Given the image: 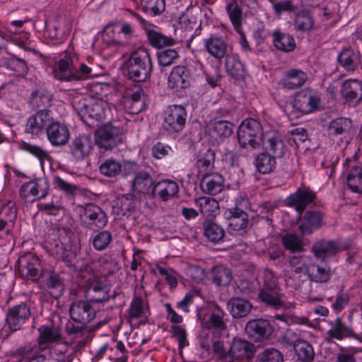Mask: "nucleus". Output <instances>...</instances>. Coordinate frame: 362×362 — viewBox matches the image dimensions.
<instances>
[{
  "instance_id": "052dcab7",
  "label": "nucleus",
  "mask_w": 362,
  "mask_h": 362,
  "mask_svg": "<svg viewBox=\"0 0 362 362\" xmlns=\"http://www.w3.org/2000/svg\"><path fill=\"white\" fill-rule=\"evenodd\" d=\"M259 362H284L283 354L276 349L268 348L258 354Z\"/></svg>"
},
{
  "instance_id": "0e129e2a",
  "label": "nucleus",
  "mask_w": 362,
  "mask_h": 362,
  "mask_svg": "<svg viewBox=\"0 0 362 362\" xmlns=\"http://www.w3.org/2000/svg\"><path fill=\"white\" fill-rule=\"evenodd\" d=\"M216 153L212 149L208 148L197 160V166L199 171H206L214 166Z\"/></svg>"
},
{
  "instance_id": "f704fd0d",
  "label": "nucleus",
  "mask_w": 362,
  "mask_h": 362,
  "mask_svg": "<svg viewBox=\"0 0 362 362\" xmlns=\"http://www.w3.org/2000/svg\"><path fill=\"white\" fill-rule=\"evenodd\" d=\"M217 309L221 311L222 315L214 313H211L206 321L202 322L204 328L213 330L212 334L215 337L223 334L227 329V324L223 320L224 313L219 307Z\"/></svg>"
},
{
  "instance_id": "2f4dec72",
  "label": "nucleus",
  "mask_w": 362,
  "mask_h": 362,
  "mask_svg": "<svg viewBox=\"0 0 362 362\" xmlns=\"http://www.w3.org/2000/svg\"><path fill=\"white\" fill-rule=\"evenodd\" d=\"M74 71L72 59L65 56L61 59L53 69L54 77L62 81H73Z\"/></svg>"
},
{
  "instance_id": "39448f33",
  "label": "nucleus",
  "mask_w": 362,
  "mask_h": 362,
  "mask_svg": "<svg viewBox=\"0 0 362 362\" xmlns=\"http://www.w3.org/2000/svg\"><path fill=\"white\" fill-rule=\"evenodd\" d=\"M95 142L100 149L110 151L122 142V129L106 124L95 132Z\"/></svg>"
},
{
  "instance_id": "a18cd8bd",
  "label": "nucleus",
  "mask_w": 362,
  "mask_h": 362,
  "mask_svg": "<svg viewBox=\"0 0 362 362\" xmlns=\"http://www.w3.org/2000/svg\"><path fill=\"white\" fill-rule=\"evenodd\" d=\"M273 37L274 45L276 49L284 52H289L295 49L296 42L291 35L280 31H274Z\"/></svg>"
},
{
  "instance_id": "2eb2a0df",
  "label": "nucleus",
  "mask_w": 362,
  "mask_h": 362,
  "mask_svg": "<svg viewBox=\"0 0 362 362\" xmlns=\"http://www.w3.org/2000/svg\"><path fill=\"white\" fill-rule=\"evenodd\" d=\"M30 315L29 306L25 303H21L8 310L6 322L10 329L16 332L21 329Z\"/></svg>"
},
{
  "instance_id": "bb28decb",
  "label": "nucleus",
  "mask_w": 362,
  "mask_h": 362,
  "mask_svg": "<svg viewBox=\"0 0 362 362\" xmlns=\"http://www.w3.org/2000/svg\"><path fill=\"white\" fill-rule=\"evenodd\" d=\"M83 117L95 121H101L106 118L110 111L108 103L103 100H98L90 104H83Z\"/></svg>"
},
{
  "instance_id": "6e6552de",
  "label": "nucleus",
  "mask_w": 362,
  "mask_h": 362,
  "mask_svg": "<svg viewBox=\"0 0 362 362\" xmlns=\"http://www.w3.org/2000/svg\"><path fill=\"white\" fill-rule=\"evenodd\" d=\"M274 330L271 322L263 318L250 320L245 327V333L247 337L259 342L270 339Z\"/></svg>"
},
{
  "instance_id": "3c124183",
  "label": "nucleus",
  "mask_w": 362,
  "mask_h": 362,
  "mask_svg": "<svg viewBox=\"0 0 362 362\" xmlns=\"http://www.w3.org/2000/svg\"><path fill=\"white\" fill-rule=\"evenodd\" d=\"M347 185L349 189L357 193H362V168L359 166H354L348 173Z\"/></svg>"
},
{
  "instance_id": "13d9d810",
  "label": "nucleus",
  "mask_w": 362,
  "mask_h": 362,
  "mask_svg": "<svg viewBox=\"0 0 362 362\" xmlns=\"http://www.w3.org/2000/svg\"><path fill=\"white\" fill-rule=\"evenodd\" d=\"M179 58L175 49H163L157 52L158 62L160 66H168Z\"/></svg>"
},
{
  "instance_id": "f8f14e48",
  "label": "nucleus",
  "mask_w": 362,
  "mask_h": 362,
  "mask_svg": "<svg viewBox=\"0 0 362 362\" xmlns=\"http://www.w3.org/2000/svg\"><path fill=\"white\" fill-rule=\"evenodd\" d=\"M19 272L22 276L35 280L40 276L41 264L37 256L31 252L21 255L18 259Z\"/></svg>"
},
{
  "instance_id": "9d476101",
  "label": "nucleus",
  "mask_w": 362,
  "mask_h": 362,
  "mask_svg": "<svg viewBox=\"0 0 362 362\" xmlns=\"http://www.w3.org/2000/svg\"><path fill=\"white\" fill-rule=\"evenodd\" d=\"M320 103V98L317 91L313 89L305 88L296 94L293 106L303 113L308 114L316 110Z\"/></svg>"
},
{
  "instance_id": "c756f323",
  "label": "nucleus",
  "mask_w": 362,
  "mask_h": 362,
  "mask_svg": "<svg viewBox=\"0 0 362 362\" xmlns=\"http://www.w3.org/2000/svg\"><path fill=\"white\" fill-rule=\"evenodd\" d=\"M62 259L68 267L84 273V275L89 272L91 268L88 267V262H85L84 254L77 253L76 250H63ZM82 276L83 274H81Z\"/></svg>"
},
{
  "instance_id": "680f3d73",
  "label": "nucleus",
  "mask_w": 362,
  "mask_h": 362,
  "mask_svg": "<svg viewBox=\"0 0 362 362\" xmlns=\"http://www.w3.org/2000/svg\"><path fill=\"white\" fill-rule=\"evenodd\" d=\"M119 32L113 25H106L102 32V39L107 45H122Z\"/></svg>"
},
{
  "instance_id": "4c0bfd02",
  "label": "nucleus",
  "mask_w": 362,
  "mask_h": 362,
  "mask_svg": "<svg viewBox=\"0 0 362 362\" xmlns=\"http://www.w3.org/2000/svg\"><path fill=\"white\" fill-rule=\"evenodd\" d=\"M308 79L307 74L300 69H291L285 73L281 80L284 88L289 90L303 86Z\"/></svg>"
},
{
  "instance_id": "c85d7f7f",
  "label": "nucleus",
  "mask_w": 362,
  "mask_h": 362,
  "mask_svg": "<svg viewBox=\"0 0 362 362\" xmlns=\"http://www.w3.org/2000/svg\"><path fill=\"white\" fill-rule=\"evenodd\" d=\"M179 192V187L176 182L171 180H163L157 182H154L151 196H158L165 202L171 197H174Z\"/></svg>"
},
{
  "instance_id": "5701e85b",
  "label": "nucleus",
  "mask_w": 362,
  "mask_h": 362,
  "mask_svg": "<svg viewBox=\"0 0 362 362\" xmlns=\"http://www.w3.org/2000/svg\"><path fill=\"white\" fill-rule=\"evenodd\" d=\"M49 184L47 178H38L35 181L24 183L20 189V194L23 198L29 196L43 199L48 194Z\"/></svg>"
},
{
  "instance_id": "79ce46f5",
  "label": "nucleus",
  "mask_w": 362,
  "mask_h": 362,
  "mask_svg": "<svg viewBox=\"0 0 362 362\" xmlns=\"http://www.w3.org/2000/svg\"><path fill=\"white\" fill-rule=\"evenodd\" d=\"M211 279L218 286H227L233 279L230 269L223 265H216L211 269Z\"/></svg>"
},
{
  "instance_id": "49530a36",
  "label": "nucleus",
  "mask_w": 362,
  "mask_h": 362,
  "mask_svg": "<svg viewBox=\"0 0 362 362\" xmlns=\"http://www.w3.org/2000/svg\"><path fill=\"white\" fill-rule=\"evenodd\" d=\"M277 157L269 154V153L263 152L259 153L255 160V166L257 170L262 174L270 173L276 168Z\"/></svg>"
},
{
  "instance_id": "de8ad7c7",
  "label": "nucleus",
  "mask_w": 362,
  "mask_h": 362,
  "mask_svg": "<svg viewBox=\"0 0 362 362\" xmlns=\"http://www.w3.org/2000/svg\"><path fill=\"white\" fill-rule=\"evenodd\" d=\"M65 330L66 334L71 337L72 340L81 339L78 343H81L84 340L88 339L90 334V330L86 326V325H75L71 322H68L66 325Z\"/></svg>"
},
{
  "instance_id": "20e7f679",
  "label": "nucleus",
  "mask_w": 362,
  "mask_h": 362,
  "mask_svg": "<svg viewBox=\"0 0 362 362\" xmlns=\"http://www.w3.org/2000/svg\"><path fill=\"white\" fill-rule=\"evenodd\" d=\"M82 278H87V294L89 302L100 303L109 300L110 298H115L118 295L115 291L110 293V286L102 281L97 276L93 273L92 268Z\"/></svg>"
},
{
  "instance_id": "37998d69",
  "label": "nucleus",
  "mask_w": 362,
  "mask_h": 362,
  "mask_svg": "<svg viewBox=\"0 0 362 362\" xmlns=\"http://www.w3.org/2000/svg\"><path fill=\"white\" fill-rule=\"evenodd\" d=\"M40 344H47L62 340V335L57 327L43 325L38 328Z\"/></svg>"
},
{
  "instance_id": "ddd939ff",
  "label": "nucleus",
  "mask_w": 362,
  "mask_h": 362,
  "mask_svg": "<svg viewBox=\"0 0 362 362\" xmlns=\"http://www.w3.org/2000/svg\"><path fill=\"white\" fill-rule=\"evenodd\" d=\"M187 112L182 105L170 106L166 111L163 127L169 132H178L181 131L186 122Z\"/></svg>"
},
{
  "instance_id": "338daca9",
  "label": "nucleus",
  "mask_w": 362,
  "mask_h": 362,
  "mask_svg": "<svg viewBox=\"0 0 362 362\" xmlns=\"http://www.w3.org/2000/svg\"><path fill=\"white\" fill-rule=\"evenodd\" d=\"M215 338L214 337L211 339L213 351L221 360L225 362H230L229 349H227L224 346L222 341Z\"/></svg>"
},
{
  "instance_id": "a19ab883",
  "label": "nucleus",
  "mask_w": 362,
  "mask_h": 362,
  "mask_svg": "<svg viewBox=\"0 0 362 362\" xmlns=\"http://www.w3.org/2000/svg\"><path fill=\"white\" fill-rule=\"evenodd\" d=\"M243 0H227L226 11L236 31L240 32L243 24Z\"/></svg>"
},
{
  "instance_id": "7c9ffc66",
  "label": "nucleus",
  "mask_w": 362,
  "mask_h": 362,
  "mask_svg": "<svg viewBox=\"0 0 362 362\" xmlns=\"http://www.w3.org/2000/svg\"><path fill=\"white\" fill-rule=\"evenodd\" d=\"M224 187L223 177L219 173H206L200 181L202 190L206 194L215 195L221 192Z\"/></svg>"
},
{
  "instance_id": "ea45409f",
  "label": "nucleus",
  "mask_w": 362,
  "mask_h": 362,
  "mask_svg": "<svg viewBox=\"0 0 362 362\" xmlns=\"http://www.w3.org/2000/svg\"><path fill=\"white\" fill-rule=\"evenodd\" d=\"M225 66L227 73L235 79H243L245 76V68L237 54H227Z\"/></svg>"
},
{
  "instance_id": "393cba45",
  "label": "nucleus",
  "mask_w": 362,
  "mask_h": 362,
  "mask_svg": "<svg viewBox=\"0 0 362 362\" xmlns=\"http://www.w3.org/2000/svg\"><path fill=\"white\" fill-rule=\"evenodd\" d=\"M233 126L234 124L230 122L214 118L207 124L206 131L211 137L223 141L231 135Z\"/></svg>"
},
{
  "instance_id": "7ed1b4c3",
  "label": "nucleus",
  "mask_w": 362,
  "mask_h": 362,
  "mask_svg": "<svg viewBox=\"0 0 362 362\" xmlns=\"http://www.w3.org/2000/svg\"><path fill=\"white\" fill-rule=\"evenodd\" d=\"M264 135L261 124L255 119L243 120L237 131L238 141L244 148L259 146Z\"/></svg>"
},
{
  "instance_id": "dca6fc26",
  "label": "nucleus",
  "mask_w": 362,
  "mask_h": 362,
  "mask_svg": "<svg viewBox=\"0 0 362 362\" xmlns=\"http://www.w3.org/2000/svg\"><path fill=\"white\" fill-rule=\"evenodd\" d=\"M256 352V346L252 342L240 338H233L229 347L230 362L235 360L250 361Z\"/></svg>"
},
{
  "instance_id": "5fc2aeb1",
  "label": "nucleus",
  "mask_w": 362,
  "mask_h": 362,
  "mask_svg": "<svg viewBox=\"0 0 362 362\" xmlns=\"http://www.w3.org/2000/svg\"><path fill=\"white\" fill-rule=\"evenodd\" d=\"M102 175L107 177H114L120 174V163L114 158L106 159L99 167Z\"/></svg>"
},
{
  "instance_id": "e2e57ef3",
  "label": "nucleus",
  "mask_w": 362,
  "mask_h": 362,
  "mask_svg": "<svg viewBox=\"0 0 362 362\" xmlns=\"http://www.w3.org/2000/svg\"><path fill=\"white\" fill-rule=\"evenodd\" d=\"M52 95L47 91L33 90L30 94V103L37 107H46L50 104Z\"/></svg>"
},
{
  "instance_id": "6ab92c4d",
  "label": "nucleus",
  "mask_w": 362,
  "mask_h": 362,
  "mask_svg": "<svg viewBox=\"0 0 362 362\" xmlns=\"http://www.w3.org/2000/svg\"><path fill=\"white\" fill-rule=\"evenodd\" d=\"M71 319L76 323L86 325L95 317V310L88 301L79 300L74 302L70 308Z\"/></svg>"
},
{
  "instance_id": "6e6d98bb",
  "label": "nucleus",
  "mask_w": 362,
  "mask_h": 362,
  "mask_svg": "<svg viewBox=\"0 0 362 362\" xmlns=\"http://www.w3.org/2000/svg\"><path fill=\"white\" fill-rule=\"evenodd\" d=\"M46 286L50 290L51 296L54 298H58L62 296L64 286L57 274H51L47 279Z\"/></svg>"
},
{
  "instance_id": "69168bd1",
  "label": "nucleus",
  "mask_w": 362,
  "mask_h": 362,
  "mask_svg": "<svg viewBox=\"0 0 362 362\" xmlns=\"http://www.w3.org/2000/svg\"><path fill=\"white\" fill-rule=\"evenodd\" d=\"M0 218L4 219L11 226L13 225V222L16 218V209L14 202H8L0 206Z\"/></svg>"
},
{
  "instance_id": "c03bdc74",
  "label": "nucleus",
  "mask_w": 362,
  "mask_h": 362,
  "mask_svg": "<svg viewBox=\"0 0 362 362\" xmlns=\"http://www.w3.org/2000/svg\"><path fill=\"white\" fill-rule=\"evenodd\" d=\"M294 350L297 358L300 362H313L315 358L313 346L308 341L303 339H298L294 345Z\"/></svg>"
},
{
  "instance_id": "f3484780",
  "label": "nucleus",
  "mask_w": 362,
  "mask_h": 362,
  "mask_svg": "<svg viewBox=\"0 0 362 362\" xmlns=\"http://www.w3.org/2000/svg\"><path fill=\"white\" fill-rule=\"evenodd\" d=\"M93 148L91 137L88 134H81L75 137L69 146V153L76 161H82L87 158Z\"/></svg>"
},
{
  "instance_id": "412c9836",
  "label": "nucleus",
  "mask_w": 362,
  "mask_h": 362,
  "mask_svg": "<svg viewBox=\"0 0 362 362\" xmlns=\"http://www.w3.org/2000/svg\"><path fill=\"white\" fill-rule=\"evenodd\" d=\"M48 141L54 146H62L67 144L70 132L66 124L59 121H52L46 128Z\"/></svg>"
},
{
  "instance_id": "4be33fe9",
  "label": "nucleus",
  "mask_w": 362,
  "mask_h": 362,
  "mask_svg": "<svg viewBox=\"0 0 362 362\" xmlns=\"http://www.w3.org/2000/svg\"><path fill=\"white\" fill-rule=\"evenodd\" d=\"M154 182L149 172L141 170L134 175L131 181L130 191L136 197L151 194Z\"/></svg>"
},
{
  "instance_id": "864d4df0",
  "label": "nucleus",
  "mask_w": 362,
  "mask_h": 362,
  "mask_svg": "<svg viewBox=\"0 0 362 362\" xmlns=\"http://www.w3.org/2000/svg\"><path fill=\"white\" fill-rule=\"evenodd\" d=\"M142 10L153 16L162 13L165 9V0H141Z\"/></svg>"
},
{
  "instance_id": "473e14b6",
  "label": "nucleus",
  "mask_w": 362,
  "mask_h": 362,
  "mask_svg": "<svg viewBox=\"0 0 362 362\" xmlns=\"http://www.w3.org/2000/svg\"><path fill=\"white\" fill-rule=\"evenodd\" d=\"M227 308L235 319L245 317L252 311V305L242 298H232L227 303Z\"/></svg>"
},
{
  "instance_id": "e433bc0d",
  "label": "nucleus",
  "mask_w": 362,
  "mask_h": 362,
  "mask_svg": "<svg viewBox=\"0 0 362 362\" xmlns=\"http://www.w3.org/2000/svg\"><path fill=\"white\" fill-rule=\"evenodd\" d=\"M156 28V26L153 25L152 28L146 32L148 40L151 46L158 49H162L164 47L174 46L177 43L176 40L161 33Z\"/></svg>"
},
{
  "instance_id": "aec40b11",
  "label": "nucleus",
  "mask_w": 362,
  "mask_h": 362,
  "mask_svg": "<svg viewBox=\"0 0 362 362\" xmlns=\"http://www.w3.org/2000/svg\"><path fill=\"white\" fill-rule=\"evenodd\" d=\"M192 81V71L185 66H175L173 68L168 79L170 89H185Z\"/></svg>"
},
{
  "instance_id": "72a5a7b5",
  "label": "nucleus",
  "mask_w": 362,
  "mask_h": 362,
  "mask_svg": "<svg viewBox=\"0 0 362 362\" xmlns=\"http://www.w3.org/2000/svg\"><path fill=\"white\" fill-rule=\"evenodd\" d=\"M339 64L346 71L356 70L361 63L360 53L352 48H344L338 55Z\"/></svg>"
},
{
  "instance_id": "58836bf2",
  "label": "nucleus",
  "mask_w": 362,
  "mask_h": 362,
  "mask_svg": "<svg viewBox=\"0 0 362 362\" xmlns=\"http://www.w3.org/2000/svg\"><path fill=\"white\" fill-rule=\"evenodd\" d=\"M205 47L209 54L219 59L226 56L228 45L223 37L211 36L206 40Z\"/></svg>"
},
{
  "instance_id": "0eeeda50",
  "label": "nucleus",
  "mask_w": 362,
  "mask_h": 362,
  "mask_svg": "<svg viewBox=\"0 0 362 362\" xmlns=\"http://www.w3.org/2000/svg\"><path fill=\"white\" fill-rule=\"evenodd\" d=\"M317 199L316 193L309 187L302 185L284 200V205L293 208L298 214L313 204Z\"/></svg>"
},
{
  "instance_id": "603ef678",
  "label": "nucleus",
  "mask_w": 362,
  "mask_h": 362,
  "mask_svg": "<svg viewBox=\"0 0 362 362\" xmlns=\"http://www.w3.org/2000/svg\"><path fill=\"white\" fill-rule=\"evenodd\" d=\"M148 308L140 296H134L130 305L128 315L131 318H140L146 317Z\"/></svg>"
},
{
  "instance_id": "9b49d317",
  "label": "nucleus",
  "mask_w": 362,
  "mask_h": 362,
  "mask_svg": "<svg viewBox=\"0 0 362 362\" xmlns=\"http://www.w3.org/2000/svg\"><path fill=\"white\" fill-rule=\"evenodd\" d=\"M352 121L346 117H337L332 119L327 127L329 136L336 141L347 145L351 138Z\"/></svg>"
},
{
  "instance_id": "8fccbe9b",
  "label": "nucleus",
  "mask_w": 362,
  "mask_h": 362,
  "mask_svg": "<svg viewBox=\"0 0 362 362\" xmlns=\"http://www.w3.org/2000/svg\"><path fill=\"white\" fill-rule=\"evenodd\" d=\"M204 235L213 243H218L225 235L224 230L217 223L206 220L203 223Z\"/></svg>"
},
{
  "instance_id": "c9c22d12",
  "label": "nucleus",
  "mask_w": 362,
  "mask_h": 362,
  "mask_svg": "<svg viewBox=\"0 0 362 362\" xmlns=\"http://www.w3.org/2000/svg\"><path fill=\"white\" fill-rule=\"evenodd\" d=\"M306 270V266L303 264L291 271L285 278L286 286L295 290H300L308 281V272Z\"/></svg>"
},
{
  "instance_id": "1a4fd4ad",
  "label": "nucleus",
  "mask_w": 362,
  "mask_h": 362,
  "mask_svg": "<svg viewBox=\"0 0 362 362\" xmlns=\"http://www.w3.org/2000/svg\"><path fill=\"white\" fill-rule=\"evenodd\" d=\"M317 259H320L322 264H313L306 266L308 278L316 283H326L332 276V269L325 262L328 260V250H313Z\"/></svg>"
},
{
  "instance_id": "bf43d9fd",
  "label": "nucleus",
  "mask_w": 362,
  "mask_h": 362,
  "mask_svg": "<svg viewBox=\"0 0 362 362\" xmlns=\"http://www.w3.org/2000/svg\"><path fill=\"white\" fill-rule=\"evenodd\" d=\"M306 241L295 233H288L281 238L285 249H303L306 246Z\"/></svg>"
},
{
  "instance_id": "4468645a",
  "label": "nucleus",
  "mask_w": 362,
  "mask_h": 362,
  "mask_svg": "<svg viewBox=\"0 0 362 362\" xmlns=\"http://www.w3.org/2000/svg\"><path fill=\"white\" fill-rule=\"evenodd\" d=\"M298 230L302 235H310L320 228L323 224V214L320 211L308 210L298 214Z\"/></svg>"
},
{
  "instance_id": "a878e982",
  "label": "nucleus",
  "mask_w": 362,
  "mask_h": 362,
  "mask_svg": "<svg viewBox=\"0 0 362 362\" xmlns=\"http://www.w3.org/2000/svg\"><path fill=\"white\" fill-rule=\"evenodd\" d=\"M331 328L327 331V339L341 340L344 338L351 337L362 341L360 335L356 334L351 327L344 323L340 317L330 322Z\"/></svg>"
},
{
  "instance_id": "cd10ccee",
  "label": "nucleus",
  "mask_w": 362,
  "mask_h": 362,
  "mask_svg": "<svg viewBox=\"0 0 362 362\" xmlns=\"http://www.w3.org/2000/svg\"><path fill=\"white\" fill-rule=\"evenodd\" d=\"M340 93L346 101L358 103L362 100V82L357 79H348L342 83Z\"/></svg>"
},
{
  "instance_id": "f03ea898",
  "label": "nucleus",
  "mask_w": 362,
  "mask_h": 362,
  "mask_svg": "<svg viewBox=\"0 0 362 362\" xmlns=\"http://www.w3.org/2000/svg\"><path fill=\"white\" fill-rule=\"evenodd\" d=\"M263 284L259 289L258 297L267 306L275 310L285 308L286 304L283 300L284 294L277 285L271 271L264 273Z\"/></svg>"
},
{
  "instance_id": "774afa93",
  "label": "nucleus",
  "mask_w": 362,
  "mask_h": 362,
  "mask_svg": "<svg viewBox=\"0 0 362 362\" xmlns=\"http://www.w3.org/2000/svg\"><path fill=\"white\" fill-rule=\"evenodd\" d=\"M200 211L203 214L209 215L211 212H214L218 209V202L210 197H201L199 201Z\"/></svg>"
},
{
  "instance_id": "09e8293b",
  "label": "nucleus",
  "mask_w": 362,
  "mask_h": 362,
  "mask_svg": "<svg viewBox=\"0 0 362 362\" xmlns=\"http://www.w3.org/2000/svg\"><path fill=\"white\" fill-rule=\"evenodd\" d=\"M314 25V20L312 15L306 10L296 13L294 19L296 30L300 32L310 31Z\"/></svg>"
},
{
  "instance_id": "423d86ee",
  "label": "nucleus",
  "mask_w": 362,
  "mask_h": 362,
  "mask_svg": "<svg viewBox=\"0 0 362 362\" xmlns=\"http://www.w3.org/2000/svg\"><path fill=\"white\" fill-rule=\"evenodd\" d=\"M82 225L90 230L97 231L103 228L107 223L105 212L94 204H88L83 207L80 214Z\"/></svg>"
},
{
  "instance_id": "4d7b16f0",
  "label": "nucleus",
  "mask_w": 362,
  "mask_h": 362,
  "mask_svg": "<svg viewBox=\"0 0 362 362\" xmlns=\"http://www.w3.org/2000/svg\"><path fill=\"white\" fill-rule=\"evenodd\" d=\"M56 188L62 192L66 197H74L79 190L78 185L64 180L59 175L54 177Z\"/></svg>"
},
{
  "instance_id": "f257e3e1",
  "label": "nucleus",
  "mask_w": 362,
  "mask_h": 362,
  "mask_svg": "<svg viewBox=\"0 0 362 362\" xmlns=\"http://www.w3.org/2000/svg\"><path fill=\"white\" fill-rule=\"evenodd\" d=\"M125 65L128 78L134 81L145 82L151 76L153 62L150 53L146 49L134 51Z\"/></svg>"
},
{
  "instance_id": "a211bd4d",
  "label": "nucleus",
  "mask_w": 362,
  "mask_h": 362,
  "mask_svg": "<svg viewBox=\"0 0 362 362\" xmlns=\"http://www.w3.org/2000/svg\"><path fill=\"white\" fill-rule=\"evenodd\" d=\"M53 120L51 110L46 108L39 110L28 118L25 127L26 132L37 135L42 132Z\"/></svg>"
},
{
  "instance_id": "b1692460",
  "label": "nucleus",
  "mask_w": 362,
  "mask_h": 362,
  "mask_svg": "<svg viewBox=\"0 0 362 362\" xmlns=\"http://www.w3.org/2000/svg\"><path fill=\"white\" fill-rule=\"evenodd\" d=\"M262 142L264 152L277 158H281L284 155L285 145L277 132H272L265 134Z\"/></svg>"
}]
</instances>
